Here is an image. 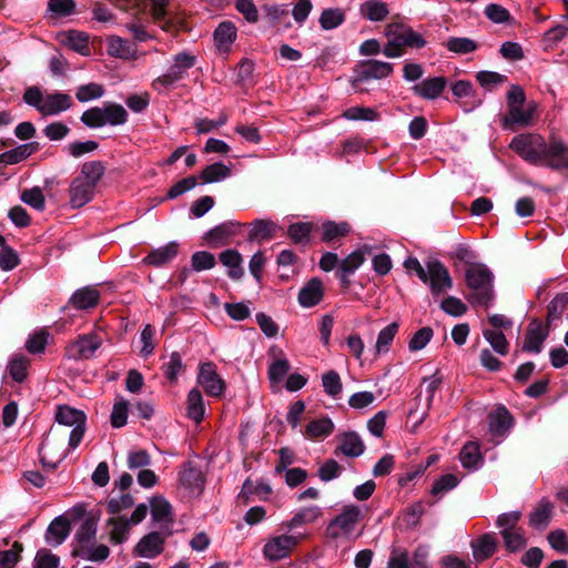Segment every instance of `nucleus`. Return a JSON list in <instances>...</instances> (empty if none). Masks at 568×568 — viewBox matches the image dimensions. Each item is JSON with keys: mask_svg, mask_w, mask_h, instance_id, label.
Segmentation results:
<instances>
[{"mask_svg": "<svg viewBox=\"0 0 568 568\" xmlns=\"http://www.w3.org/2000/svg\"><path fill=\"white\" fill-rule=\"evenodd\" d=\"M39 149L38 142H29L26 144L18 145L14 149L8 150L0 154V162L3 164H17L26 159H28L31 154L37 152Z\"/></svg>", "mask_w": 568, "mask_h": 568, "instance_id": "nucleus-30", "label": "nucleus"}, {"mask_svg": "<svg viewBox=\"0 0 568 568\" xmlns=\"http://www.w3.org/2000/svg\"><path fill=\"white\" fill-rule=\"evenodd\" d=\"M134 505L133 496L129 493L122 494L119 497H112L106 503V510L109 514L115 515L120 514L122 510L129 509Z\"/></svg>", "mask_w": 568, "mask_h": 568, "instance_id": "nucleus-62", "label": "nucleus"}, {"mask_svg": "<svg viewBox=\"0 0 568 568\" xmlns=\"http://www.w3.org/2000/svg\"><path fill=\"white\" fill-rule=\"evenodd\" d=\"M351 232V226L347 222L336 223L327 221L322 224V241L326 243H334L342 237H345Z\"/></svg>", "mask_w": 568, "mask_h": 568, "instance_id": "nucleus-39", "label": "nucleus"}, {"mask_svg": "<svg viewBox=\"0 0 568 568\" xmlns=\"http://www.w3.org/2000/svg\"><path fill=\"white\" fill-rule=\"evenodd\" d=\"M324 296L323 283L320 278L313 277L298 293V302L304 307L317 305Z\"/></svg>", "mask_w": 568, "mask_h": 568, "instance_id": "nucleus-21", "label": "nucleus"}, {"mask_svg": "<svg viewBox=\"0 0 568 568\" xmlns=\"http://www.w3.org/2000/svg\"><path fill=\"white\" fill-rule=\"evenodd\" d=\"M185 410L186 417L195 424H200L204 419L206 407L202 392L197 387L192 388L187 393Z\"/></svg>", "mask_w": 568, "mask_h": 568, "instance_id": "nucleus-22", "label": "nucleus"}, {"mask_svg": "<svg viewBox=\"0 0 568 568\" xmlns=\"http://www.w3.org/2000/svg\"><path fill=\"white\" fill-rule=\"evenodd\" d=\"M97 520L93 517H87L79 529L75 532V540L79 544V547L82 545H88L95 538L97 535Z\"/></svg>", "mask_w": 568, "mask_h": 568, "instance_id": "nucleus-49", "label": "nucleus"}, {"mask_svg": "<svg viewBox=\"0 0 568 568\" xmlns=\"http://www.w3.org/2000/svg\"><path fill=\"white\" fill-rule=\"evenodd\" d=\"M345 21V13L339 8L325 9L320 17V24L324 30L337 28Z\"/></svg>", "mask_w": 568, "mask_h": 568, "instance_id": "nucleus-53", "label": "nucleus"}, {"mask_svg": "<svg viewBox=\"0 0 568 568\" xmlns=\"http://www.w3.org/2000/svg\"><path fill=\"white\" fill-rule=\"evenodd\" d=\"M102 337L95 333H89L78 336L65 347V356L73 361L90 359L101 347Z\"/></svg>", "mask_w": 568, "mask_h": 568, "instance_id": "nucleus-8", "label": "nucleus"}, {"mask_svg": "<svg viewBox=\"0 0 568 568\" xmlns=\"http://www.w3.org/2000/svg\"><path fill=\"white\" fill-rule=\"evenodd\" d=\"M474 559L478 562L490 558L497 548V538L494 534H484L471 541Z\"/></svg>", "mask_w": 568, "mask_h": 568, "instance_id": "nucleus-24", "label": "nucleus"}, {"mask_svg": "<svg viewBox=\"0 0 568 568\" xmlns=\"http://www.w3.org/2000/svg\"><path fill=\"white\" fill-rule=\"evenodd\" d=\"M548 334V328L545 327L540 321L532 320L526 329L523 351L526 353H540Z\"/></svg>", "mask_w": 568, "mask_h": 568, "instance_id": "nucleus-14", "label": "nucleus"}, {"mask_svg": "<svg viewBox=\"0 0 568 568\" xmlns=\"http://www.w3.org/2000/svg\"><path fill=\"white\" fill-rule=\"evenodd\" d=\"M70 532V524L64 517H57L51 521L47 529L45 539L55 545L62 544Z\"/></svg>", "mask_w": 568, "mask_h": 568, "instance_id": "nucleus-37", "label": "nucleus"}, {"mask_svg": "<svg viewBox=\"0 0 568 568\" xmlns=\"http://www.w3.org/2000/svg\"><path fill=\"white\" fill-rule=\"evenodd\" d=\"M364 514L359 506L351 504L342 508L326 526L325 535L332 540L354 541L362 535L359 529Z\"/></svg>", "mask_w": 568, "mask_h": 568, "instance_id": "nucleus-2", "label": "nucleus"}, {"mask_svg": "<svg viewBox=\"0 0 568 568\" xmlns=\"http://www.w3.org/2000/svg\"><path fill=\"white\" fill-rule=\"evenodd\" d=\"M494 275L485 264H473L465 271V282L470 290L467 300L473 305L489 306L494 301Z\"/></svg>", "mask_w": 568, "mask_h": 568, "instance_id": "nucleus-3", "label": "nucleus"}, {"mask_svg": "<svg viewBox=\"0 0 568 568\" xmlns=\"http://www.w3.org/2000/svg\"><path fill=\"white\" fill-rule=\"evenodd\" d=\"M103 124L104 125H122L128 121V112L123 105L112 102H106L100 106Z\"/></svg>", "mask_w": 568, "mask_h": 568, "instance_id": "nucleus-31", "label": "nucleus"}, {"mask_svg": "<svg viewBox=\"0 0 568 568\" xmlns=\"http://www.w3.org/2000/svg\"><path fill=\"white\" fill-rule=\"evenodd\" d=\"M568 306V293L557 294L548 305L547 325L551 326L556 321L560 320Z\"/></svg>", "mask_w": 568, "mask_h": 568, "instance_id": "nucleus-47", "label": "nucleus"}, {"mask_svg": "<svg viewBox=\"0 0 568 568\" xmlns=\"http://www.w3.org/2000/svg\"><path fill=\"white\" fill-rule=\"evenodd\" d=\"M196 382L205 394L211 397H221L226 387L224 379L216 371V365L212 362L200 365Z\"/></svg>", "mask_w": 568, "mask_h": 568, "instance_id": "nucleus-9", "label": "nucleus"}, {"mask_svg": "<svg viewBox=\"0 0 568 568\" xmlns=\"http://www.w3.org/2000/svg\"><path fill=\"white\" fill-rule=\"evenodd\" d=\"M393 72V64L378 60L364 61L358 73L359 80L384 79Z\"/></svg>", "mask_w": 568, "mask_h": 568, "instance_id": "nucleus-25", "label": "nucleus"}, {"mask_svg": "<svg viewBox=\"0 0 568 568\" xmlns=\"http://www.w3.org/2000/svg\"><path fill=\"white\" fill-rule=\"evenodd\" d=\"M195 63L196 57L194 54L186 51L176 53L166 72L153 80V90L163 92L171 88L176 82L183 80L187 75L189 70L192 69Z\"/></svg>", "mask_w": 568, "mask_h": 568, "instance_id": "nucleus-5", "label": "nucleus"}, {"mask_svg": "<svg viewBox=\"0 0 568 568\" xmlns=\"http://www.w3.org/2000/svg\"><path fill=\"white\" fill-rule=\"evenodd\" d=\"M514 425V418L505 406H498L488 415L489 432L494 436H504Z\"/></svg>", "mask_w": 568, "mask_h": 568, "instance_id": "nucleus-18", "label": "nucleus"}, {"mask_svg": "<svg viewBox=\"0 0 568 568\" xmlns=\"http://www.w3.org/2000/svg\"><path fill=\"white\" fill-rule=\"evenodd\" d=\"M399 325L396 322L388 324L384 327L377 336V341L375 344L376 354H385L389 351L390 345L398 333Z\"/></svg>", "mask_w": 568, "mask_h": 568, "instance_id": "nucleus-44", "label": "nucleus"}, {"mask_svg": "<svg viewBox=\"0 0 568 568\" xmlns=\"http://www.w3.org/2000/svg\"><path fill=\"white\" fill-rule=\"evenodd\" d=\"M106 50L111 57L120 59H131L135 54V48L130 43V41L118 36H111L108 38Z\"/></svg>", "mask_w": 568, "mask_h": 568, "instance_id": "nucleus-32", "label": "nucleus"}, {"mask_svg": "<svg viewBox=\"0 0 568 568\" xmlns=\"http://www.w3.org/2000/svg\"><path fill=\"white\" fill-rule=\"evenodd\" d=\"M434 331L429 326L419 328L409 339L408 348L410 352L423 349L432 339Z\"/></svg>", "mask_w": 568, "mask_h": 568, "instance_id": "nucleus-63", "label": "nucleus"}, {"mask_svg": "<svg viewBox=\"0 0 568 568\" xmlns=\"http://www.w3.org/2000/svg\"><path fill=\"white\" fill-rule=\"evenodd\" d=\"M106 526L111 527L109 531V539L112 544L119 545L128 539L130 523L125 517H111L106 520Z\"/></svg>", "mask_w": 568, "mask_h": 568, "instance_id": "nucleus-33", "label": "nucleus"}, {"mask_svg": "<svg viewBox=\"0 0 568 568\" xmlns=\"http://www.w3.org/2000/svg\"><path fill=\"white\" fill-rule=\"evenodd\" d=\"M344 467L335 459H326L318 468L317 476L322 481H331L341 476Z\"/></svg>", "mask_w": 568, "mask_h": 568, "instance_id": "nucleus-61", "label": "nucleus"}, {"mask_svg": "<svg viewBox=\"0 0 568 568\" xmlns=\"http://www.w3.org/2000/svg\"><path fill=\"white\" fill-rule=\"evenodd\" d=\"M55 420L61 425L73 427L69 437V446L73 449L77 448L85 432V414L68 405H61L57 409Z\"/></svg>", "mask_w": 568, "mask_h": 568, "instance_id": "nucleus-6", "label": "nucleus"}, {"mask_svg": "<svg viewBox=\"0 0 568 568\" xmlns=\"http://www.w3.org/2000/svg\"><path fill=\"white\" fill-rule=\"evenodd\" d=\"M95 193V187L87 181L75 176L69 187L70 204L73 209H79L89 203Z\"/></svg>", "mask_w": 568, "mask_h": 568, "instance_id": "nucleus-17", "label": "nucleus"}, {"mask_svg": "<svg viewBox=\"0 0 568 568\" xmlns=\"http://www.w3.org/2000/svg\"><path fill=\"white\" fill-rule=\"evenodd\" d=\"M179 252V245L171 242L164 246L153 250L144 258L143 263L146 265L161 267L170 263Z\"/></svg>", "mask_w": 568, "mask_h": 568, "instance_id": "nucleus-26", "label": "nucleus"}, {"mask_svg": "<svg viewBox=\"0 0 568 568\" xmlns=\"http://www.w3.org/2000/svg\"><path fill=\"white\" fill-rule=\"evenodd\" d=\"M151 516L154 521L165 523L171 525L173 523L172 507L170 503L162 496H155L150 500Z\"/></svg>", "mask_w": 568, "mask_h": 568, "instance_id": "nucleus-36", "label": "nucleus"}, {"mask_svg": "<svg viewBox=\"0 0 568 568\" xmlns=\"http://www.w3.org/2000/svg\"><path fill=\"white\" fill-rule=\"evenodd\" d=\"M334 430V424L329 418L314 419L306 425L305 436L311 439L327 437Z\"/></svg>", "mask_w": 568, "mask_h": 568, "instance_id": "nucleus-43", "label": "nucleus"}, {"mask_svg": "<svg viewBox=\"0 0 568 568\" xmlns=\"http://www.w3.org/2000/svg\"><path fill=\"white\" fill-rule=\"evenodd\" d=\"M343 116L351 121H376L378 112L374 108L351 106L343 112Z\"/></svg>", "mask_w": 568, "mask_h": 568, "instance_id": "nucleus-51", "label": "nucleus"}, {"mask_svg": "<svg viewBox=\"0 0 568 568\" xmlns=\"http://www.w3.org/2000/svg\"><path fill=\"white\" fill-rule=\"evenodd\" d=\"M231 175V169L222 162L210 164L203 169L200 178L204 183L222 181Z\"/></svg>", "mask_w": 568, "mask_h": 568, "instance_id": "nucleus-45", "label": "nucleus"}, {"mask_svg": "<svg viewBox=\"0 0 568 568\" xmlns=\"http://www.w3.org/2000/svg\"><path fill=\"white\" fill-rule=\"evenodd\" d=\"M483 335L491 347L500 355L508 353V342L503 332L497 329H484Z\"/></svg>", "mask_w": 568, "mask_h": 568, "instance_id": "nucleus-59", "label": "nucleus"}, {"mask_svg": "<svg viewBox=\"0 0 568 568\" xmlns=\"http://www.w3.org/2000/svg\"><path fill=\"white\" fill-rule=\"evenodd\" d=\"M361 14L369 21L378 22L386 19L389 8L386 2L381 0H368L361 6Z\"/></svg>", "mask_w": 568, "mask_h": 568, "instance_id": "nucleus-35", "label": "nucleus"}, {"mask_svg": "<svg viewBox=\"0 0 568 568\" xmlns=\"http://www.w3.org/2000/svg\"><path fill=\"white\" fill-rule=\"evenodd\" d=\"M220 262L229 268V276L239 280L243 275L242 255L234 248H227L220 253Z\"/></svg>", "mask_w": 568, "mask_h": 568, "instance_id": "nucleus-34", "label": "nucleus"}, {"mask_svg": "<svg viewBox=\"0 0 568 568\" xmlns=\"http://www.w3.org/2000/svg\"><path fill=\"white\" fill-rule=\"evenodd\" d=\"M105 172V165L102 161L84 162L81 166L78 178L92 184L97 189L98 183Z\"/></svg>", "mask_w": 568, "mask_h": 568, "instance_id": "nucleus-38", "label": "nucleus"}, {"mask_svg": "<svg viewBox=\"0 0 568 568\" xmlns=\"http://www.w3.org/2000/svg\"><path fill=\"white\" fill-rule=\"evenodd\" d=\"M275 229V225L270 221L264 220H256L252 224V229L248 233V240H270L273 237V231Z\"/></svg>", "mask_w": 568, "mask_h": 568, "instance_id": "nucleus-56", "label": "nucleus"}, {"mask_svg": "<svg viewBox=\"0 0 568 568\" xmlns=\"http://www.w3.org/2000/svg\"><path fill=\"white\" fill-rule=\"evenodd\" d=\"M305 537V535L286 534L274 536L264 545L263 555L270 561L287 558Z\"/></svg>", "mask_w": 568, "mask_h": 568, "instance_id": "nucleus-7", "label": "nucleus"}, {"mask_svg": "<svg viewBox=\"0 0 568 568\" xmlns=\"http://www.w3.org/2000/svg\"><path fill=\"white\" fill-rule=\"evenodd\" d=\"M30 365V361L23 356H16L9 363V374L11 378L17 383H22L28 375V367Z\"/></svg>", "mask_w": 568, "mask_h": 568, "instance_id": "nucleus-55", "label": "nucleus"}, {"mask_svg": "<svg viewBox=\"0 0 568 568\" xmlns=\"http://www.w3.org/2000/svg\"><path fill=\"white\" fill-rule=\"evenodd\" d=\"M171 530L165 534L152 531L143 536L134 548L138 557L154 558L159 556L163 549L166 538L171 535Z\"/></svg>", "mask_w": 568, "mask_h": 568, "instance_id": "nucleus-13", "label": "nucleus"}, {"mask_svg": "<svg viewBox=\"0 0 568 568\" xmlns=\"http://www.w3.org/2000/svg\"><path fill=\"white\" fill-rule=\"evenodd\" d=\"M64 43L73 51L82 54H90L89 36L80 31H69L65 36Z\"/></svg>", "mask_w": 568, "mask_h": 568, "instance_id": "nucleus-48", "label": "nucleus"}, {"mask_svg": "<svg viewBox=\"0 0 568 568\" xmlns=\"http://www.w3.org/2000/svg\"><path fill=\"white\" fill-rule=\"evenodd\" d=\"M244 224L239 222H224L207 231L204 240L211 247H221L231 244L232 239L242 232Z\"/></svg>", "mask_w": 568, "mask_h": 568, "instance_id": "nucleus-12", "label": "nucleus"}, {"mask_svg": "<svg viewBox=\"0 0 568 568\" xmlns=\"http://www.w3.org/2000/svg\"><path fill=\"white\" fill-rule=\"evenodd\" d=\"M213 37L219 51L229 53L236 40L237 29L232 21H223L216 27Z\"/></svg>", "mask_w": 568, "mask_h": 568, "instance_id": "nucleus-20", "label": "nucleus"}, {"mask_svg": "<svg viewBox=\"0 0 568 568\" xmlns=\"http://www.w3.org/2000/svg\"><path fill=\"white\" fill-rule=\"evenodd\" d=\"M371 254V248L366 245L348 254L338 264L336 276L338 277L343 288L351 285L349 276L354 274L365 262L366 255Z\"/></svg>", "mask_w": 568, "mask_h": 568, "instance_id": "nucleus-11", "label": "nucleus"}, {"mask_svg": "<svg viewBox=\"0 0 568 568\" xmlns=\"http://www.w3.org/2000/svg\"><path fill=\"white\" fill-rule=\"evenodd\" d=\"M72 106L71 95L62 92L50 93L45 95L44 105L41 114L44 116L57 115Z\"/></svg>", "mask_w": 568, "mask_h": 568, "instance_id": "nucleus-23", "label": "nucleus"}, {"mask_svg": "<svg viewBox=\"0 0 568 568\" xmlns=\"http://www.w3.org/2000/svg\"><path fill=\"white\" fill-rule=\"evenodd\" d=\"M322 515L323 511L321 507L308 506L301 508L290 520L283 523L282 525L286 529L293 530L304 525L314 524L320 517H322Z\"/></svg>", "mask_w": 568, "mask_h": 568, "instance_id": "nucleus-27", "label": "nucleus"}, {"mask_svg": "<svg viewBox=\"0 0 568 568\" xmlns=\"http://www.w3.org/2000/svg\"><path fill=\"white\" fill-rule=\"evenodd\" d=\"M153 22L158 24L163 31L176 34L179 31L185 28L184 20L179 14H173L169 10L162 12L161 19H153Z\"/></svg>", "mask_w": 568, "mask_h": 568, "instance_id": "nucleus-46", "label": "nucleus"}, {"mask_svg": "<svg viewBox=\"0 0 568 568\" xmlns=\"http://www.w3.org/2000/svg\"><path fill=\"white\" fill-rule=\"evenodd\" d=\"M509 148L532 165L568 170V145L560 139L547 142L539 134L521 133L513 138Z\"/></svg>", "mask_w": 568, "mask_h": 568, "instance_id": "nucleus-1", "label": "nucleus"}, {"mask_svg": "<svg viewBox=\"0 0 568 568\" xmlns=\"http://www.w3.org/2000/svg\"><path fill=\"white\" fill-rule=\"evenodd\" d=\"M105 90L102 84L91 82L88 84H82L77 89L75 98L79 102H88L91 100H97L103 97Z\"/></svg>", "mask_w": 568, "mask_h": 568, "instance_id": "nucleus-50", "label": "nucleus"}, {"mask_svg": "<svg viewBox=\"0 0 568 568\" xmlns=\"http://www.w3.org/2000/svg\"><path fill=\"white\" fill-rule=\"evenodd\" d=\"M322 385L324 392L332 397H337L343 388L338 373L333 369L322 375Z\"/></svg>", "mask_w": 568, "mask_h": 568, "instance_id": "nucleus-60", "label": "nucleus"}, {"mask_svg": "<svg viewBox=\"0 0 568 568\" xmlns=\"http://www.w3.org/2000/svg\"><path fill=\"white\" fill-rule=\"evenodd\" d=\"M60 558L50 550L42 548L37 551L33 568H58Z\"/></svg>", "mask_w": 568, "mask_h": 568, "instance_id": "nucleus-64", "label": "nucleus"}, {"mask_svg": "<svg viewBox=\"0 0 568 568\" xmlns=\"http://www.w3.org/2000/svg\"><path fill=\"white\" fill-rule=\"evenodd\" d=\"M445 47L448 51L458 53V54H467L477 50V43L469 38H458L452 37L449 38Z\"/></svg>", "mask_w": 568, "mask_h": 568, "instance_id": "nucleus-54", "label": "nucleus"}, {"mask_svg": "<svg viewBox=\"0 0 568 568\" xmlns=\"http://www.w3.org/2000/svg\"><path fill=\"white\" fill-rule=\"evenodd\" d=\"M501 537L509 551H518L526 546V539L521 529H501Z\"/></svg>", "mask_w": 568, "mask_h": 568, "instance_id": "nucleus-52", "label": "nucleus"}, {"mask_svg": "<svg viewBox=\"0 0 568 568\" xmlns=\"http://www.w3.org/2000/svg\"><path fill=\"white\" fill-rule=\"evenodd\" d=\"M311 232V223L298 222L288 226L287 235L295 244H306L310 242Z\"/></svg>", "mask_w": 568, "mask_h": 568, "instance_id": "nucleus-58", "label": "nucleus"}, {"mask_svg": "<svg viewBox=\"0 0 568 568\" xmlns=\"http://www.w3.org/2000/svg\"><path fill=\"white\" fill-rule=\"evenodd\" d=\"M387 43L383 48V54L387 58H399L406 48L422 49L426 45L424 37L404 23H389L385 28Z\"/></svg>", "mask_w": 568, "mask_h": 568, "instance_id": "nucleus-4", "label": "nucleus"}, {"mask_svg": "<svg viewBox=\"0 0 568 568\" xmlns=\"http://www.w3.org/2000/svg\"><path fill=\"white\" fill-rule=\"evenodd\" d=\"M184 369V365L182 362V356L179 352H173L170 355V359L168 363L163 365L164 376L171 384H175L178 381V375Z\"/></svg>", "mask_w": 568, "mask_h": 568, "instance_id": "nucleus-57", "label": "nucleus"}, {"mask_svg": "<svg viewBox=\"0 0 568 568\" xmlns=\"http://www.w3.org/2000/svg\"><path fill=\"white\" fill-rule=\"evenodd\" d=\"M100 292L94 286H84L77 290L69 298L68 306L78 310L85 311L94 308L100 302Z\"/></svg>", "mask_w": 568, "mask_h": 568, "instance_id": "nucleus-15", "label": "nucleus"}, {"mask_svg": "<svg viewBox=\"0 0 568 568\" xmlns=\"http://www.w3.org/2000/svg\"><path fill=\"white\" fill-rule=\"evenodd\" d=\"M554 505L547 500L541 499L538 507L530 514L529 524L537 529H544L548 525Z\"/></svg>", "mask_w": 568, "mask_h": 568, "instance_id": "nucleus-42", "label": "nucleus"}, {"mask_svg": "<svg viewBox=\"0 0 568 568\" xmlns=\"http://www.w3.org/2000/svg\"><path fill=\"white\" fill-rule=\"evenodd\" d=\"M179 480L182 486L192 493L201 490L204 484L201 470L193 466L191 463L183 465L179 474Z\"/></svg>", "mask_w": 568, "mask_h": 568, "instance_id": "nucleus-29", "label": "nucleus"}, {"mask_svg": "<svg viewBox=\"0 0 568 568\" xmlns=\"http://www.w3.org/2000/svg\"><path fill=\"white\" fill-rule=\"evenodd\" d=\"M459 459L465 468L476 469L483 459L478 443H466L459 453Z\"/></svg>", "mask_w": 568, "mask_h": 568, "instance_id": "nucleus-41", "label": "nucleus"}, {"mask_svg": "<svg viewBox=\"0 0 568 568\" xmlns=\"http://www.w3.org/2000/svg\"><path fill=\"white\" fill-rule=\"evenodd\" d=\"M426 276L422 282L429 284L434 295H439L452 288L453 280L446 266L437 260L427 263Z\"/></svg>", "mask_w": 568, "mask_h": 568, "instance_id": "nucleus-10", "label": "nucleus"}, {"mask_svg": "<svg viewBox=\"0 0 568 568\" xmlns=\"http://www.w3.org/2000/svg\"><path fill=\"white\" fill-rule=\"evenodd\" d=\"M534 109H524V106L509 108L507 114L503 119L505 129L514 130L515 125L526 128L532 124Z\"/></svg>", "mask_w": 568, "mask_h": 568, "instance_id": "nucleus-28", "label": "nucleus"}, {"mask_svg": "<svg viewBox=\"0 0 568 568\" xmlns=\"http://www.w3.org/2000/svg\"><path fill=\"white\" fill-rule=\"evenodd\" d=\"M73 555L80 556L85 560L99 562L105 560L110 555V549L106 545H82L74 548Z\"/></svg>", "mask_w": 568, "mask_h": 568, "instance_id": "nucleus-40", "label": "nucleus"}, {"mask_svg": "<svg viewBox=\"0 0 568 568\" xmlns=\"http://www.w3.org/2000/svg\"><path fill=\"white\" fill-rule=\"evenodd\" d=\"M338 445L334 450V454H339L346 457H358L364 453L365 445L362 438L355 432H347L337 436Z\"/></svg>", "mask_w": 568, "mask_h": 568, "instance_id": "nucleus-16", "label": "nucleus"}, {"mask_svg": "<svg viewBox=\"0 0 568 568\" xmlns=\"http://www.w3.org/2000/svg\"><path fill=\"white\" fill-rule=\"evenodd\" d=\"M447 85L445 77L427 78L413 87L416 95L425 100H434L438 98Z\"/></svg>", "mask_w": 568, "mask_h": 568, "instance_id": "nucleus-19", "label": "nucleus"}]
</instances>
